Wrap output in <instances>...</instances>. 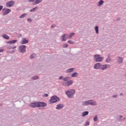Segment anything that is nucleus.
I'll use <instances>...</instances> for the list:
<instances>
[{"instance_id": "f257e3e1", "label": "nucleus", "mask_w": 126, "mask_h": 126, "mask_svg": "<svg viewBox=\"0 0 126 126\" xmlns=\"http://www.w3.org/2000/svg\"><path fill=\"white\" fill-rule=\"evenodd\" d=\"M58 101H60V98L58 96L54 95L51 98L49 102L50 104H54V103H57Z\"/></svg>"}, {"instance_id": "f03ea898", "label": "nucleus", "mask_w": 126, "mask_h": 126, "mask_svg": "<svg viewBox=\"0 0 126 126\" xmlns=\"http://www.w3.org/2000/svg\"><path fill=\"white\" fill-rule=\"evenodd\" d=\"M75 93V91L74 90H72L70 91H66L65 94H66L67 96L69 97V98H72L73 97V94Z\"/></svg>"}, {"instance_id": "7ed1b4c3", "label": "nucleus", "mask_w": 126, "mask_h": 126, "mask_svg": "<svg viewBox=\"0 0 126 126\" xmlns=\"http://www.w3.org/2000/svg\"><path fill=\"white\" fill-rule=\"evenodd\" d=\"M94 60L95 62H102L103 60H104V57H100V55H94Z\"/></svg>"}, {"instance_id": "20e7f679", "label": "nucleus", "mask_w": 126, "mask_h": 126, "mask_svg": "<svg viewBox=\"0 0 126 126\" xmlns=\"http://www.w3.org/2000/svg\"><path fill=\"white\" fill-rule=\"evenodd\" d=\"M85 105H92V106H95L97 105V103L95 101H94L93 100H88L85 102Z\"/></svg>"}, {"instance_id": "39448f33", "label": "nucleus", "mask_w": 126, "mask_h": 126, "mask_svg": "<svg viewBox=\"0 0 126 126\" xmlns=\"http://www.w3.org/2000/svg\"><path fill=\"white\" fill-rule=\"evenodd\" d=\"M72 83H73V81L72 80H69L67 82H64L63 83V85L64 86H69L70 85H71V84H72Z\"/></svg>"}, {"instance_id": "423d86ee", "label": "nucleus", "mask_w": 126, "mask_h": 126, "mask_svg": "<svg viewBox=\"0 0 126 126\" xmlns=\"http://www.w3.org/2000/svg\"><path fill=\"white\" fill-rule=\"evenodd\" d=\"M15 4V2L14 1H10L6 3V5L7 7H10L13 6Z\"/></svg>"}, {"instance_id": "0eeeda50", "label": "nucleus", "mask_w": 126, "mask_h": 126, "mask_svg": "<svg viewBox=\"0 0 126 126\" xmlns=\"http://www.w3.org/2000/svg\"><path fill=\"white\" fill-rule=\"evenodd\" d=\"M31 108H38V102H32L29 104Z\"/></svg>"}, {"instance_id": "6e6552de", "label": "nucleus", "mask_w": 126, "mask_h": 126, "mask_svg": "<svg viewBox=\"0 0 126 126\" xmlns=\"http://www.w3.org/2000/svg\"><path fill=\"white\" fill-rule=\"evenodd\" d=\"M3 11V15H6V14H8L9 12L11 11V10L9 9H7V8H4L2 10Z\"/></svg>"}, {"instance_id": "1a4fd4ad", "label": "nucleus", "mask_w": 126, "mask_h": 126, "mask_svg": "<svg viewBox=\"0 0 126 126\" xmlns=\"http://www.w3.org/2000/svg\"><path fill=\"white\" fill-rule=\"evenodd\" d=\"M20 51L21 53H24L26 51V46L25 45H22L19 47Z\"/></svg>"}, {"instance_id": "9d476101", "label": "nucleus", "mask_w": 126, "mask_h": 126, "mask_svg": "<svg viewBox=\"0 0 126 126\" xmlns=\"http://www.w3.org/2000/svg\"><path fill=\"white\" fill-rule=\"evenodd\" d=\"M110 67L111 65L110 64H104L101 65V68H100V69L104 70L105 69H107V68H110Z\"/></svg>"}, {"instance_id": "9b49d317", "label": "nucleus", "mask_w": 126, "mask_h": 126, "mask_svg": "<svg viewBox=\"0 0 126 126\" xmlns=\"http://www.w3.org/2000/svg\"><path fill=\"white\" fill-rule=\"evenodd\" d=\"M47 103L43 102H37V107H46Z\"/></svg>"}, {"instance_id": "f8f14e48", "label": "nucleus", "mask_w": 126, "mask_h": 126, "mask_svg": "<svg viewBox=\"0 0 126 126\" xmlns=\"http://www.w3.org/2000/svg\"><path fill=\"white\" fill-rule=\"evenodd\" d=\"M94 67L96 69H99V68H102V65H101V63H97L94 65Z\"/></svg>"}, {"instance_id": "ddd939ff", "label": "nucleus", "mask_w": 126, "mask_h": 126, "mask_svg": "<svg viewBox=\"0 0 126 126\" xmlns=\"http://www.w3.org/2000/svg\"><path fill=\"white\" fill-rule=\"evenodd\" d=\"M63 104H60L57 105V107L56 108V109H57V110H61V109H63Z\"/></svg>"}, {"instance_id": "4468645a", "label": "nucleus", "mask_w": 126, "mask_h": 126, "mask_svg": "<svg viewBox=\"0 0 126 126\" xmlns=\"http://www.w3.org/2000/svg\"><path fill=\"white\" fill-rule=\"evenodd\" d=\"M28 42H29V41H28V40H27L25 38H23L22 42H21V44H27V43H28Z\"/></svg>"}, {"instance_id": "2eb2a0df", "label": "nucleus", "mask_w": 126, "mask_h": 126, "mask_svg": "<svg viewBox=\"0 0 126 126\" xmlns=\"http://www.w3.org/2000/svg\"><path fill=\"white\" fill-rule=\"evenodd\" d=\"M94 30L95 31V32L96 34H98V33H99V28H98V26L95 27Z\"/></svg>"}, {"instance_id": "dca6fc26", "label": "nucleus", "mask_w": 126, "mask_h": 126, "mask_svg": "<svg viewBox=\"0 0 126 126\" xmlns=\"http://www.w3.org/2000/svg\"><path fill=\"white\" fill-rule=\"evenodd\" d=\"M88 114H89L88 111H85L82 113V117H85V116H87V115H88Z\"/></svg>"}, {"instance_id": "f3484780", "label": "nucleus", "mask_w": 126, "mask_h": 126, "mask_svg": "<svg viewBox=\"0 0 126 126\" xmlns=\"http://www.w3.org/2000/svg\"><path fill=\"white\" fill-rule=\"evenodd\" d=\"M3 38H4L5 39H6L7 40H8V39H9V36H8V35H6V34H4L2 36Z\"/></svg>"}, {"instance_id": "a211bd4d", "label": "nucleus", "mask_w": 126, "mask_h": 126, "mask_svg": "<svg viewBox=\"0 0 126 126\" xmlns=\"http://www.w3.org/2000/svg\"><path fill=\"white\" fill-rule=\"evenodd\" d=\"M78 75V74L76 72L73 73L71 75L72 77H76Z\"/></svg>"}, {"instance_id": "6ab92c4d", "label": "nucleus", "mask_w": 126, "mask_h": 126, "mask_svg": "<svg viewBox=\"0 0 126 126\" xmlns=\"http://www.w3.org/2000/svg\"><path fill=\"white\" fill-rule=\"evenodd\" d=\"M42 0H36L34 2V4H38V3H40L42 1Z\"/></svg>"}, {"instance_id": "aec40b11", "label": "nucleus", "mask_w": 126, "mask_h": 126, "mask_svg": "<svg viewBox=\"0 0 126 126\" xmlns=\"http://www.w3.org/2000/svg\"><path fill=\"white\" fill-rule=\"evenodd\" d=\"M103 3H104V1H103V0H101L98 2V5H102Z\"/></svg>"}, {"instance_id": "412c9836", "label": "nucleus", "mask_w": 126, "mask_h": 126, "mask_svg": "<svg viewBox=\"0 0 126 126\" xmlns=\"http://www.w3.org/2000/svg\"><path fill=\"white\" fill-rule=\"evenodd\" d=\"M65 36H66V34H63V35L62 36V37H63V38H62V41H66V39H65V38H64V37H65Z\"/></svg>"}, {"instance_id": "4be33fe9", "label": "nucleus", "mask_w": 126, "mask_h": 126, "mask_svg": "<svg viewBox=\"0 0 126 126\" xmlns=\"http://www.w3.org/2000/svg\"><path fill=\"white\" fill-rule=\"evenodd\" d=\"M73 69H74L73 68L68 69L67 70V72H72V71H73Z\"/></svg>"}, {"instance_id": "5701e85b", "label": "nucleus", "mask_w": 126, "mask_h": 126, "mask_svg": "<svg viewBox=\"0 0 126 126\" xmlns=\"http://www.w3.org/2000/svg\"><path fill=\"white\" fill-rule=\"evenodd\" d=\"M35 9H38V7H35V8H33L31 10V12H33L35 11Z\"/></svg>"}, {"instance_id": "b1692460", "label": "nucleus", "mask_w": 126, "mask_h": 126, "mask_svg": "<svg viewBox=\"0 0 126 126\" xmlns=\"http://www.w3.org/2000/svg\"><path fill=\"white\" fill-rule=\"evenodd\" d=\"M73 35H74V33L73 32H71V33H70L69 36H68V39H70V38H71V36H73Z\"/></svg>"}, {"instance_id": "393cba45", "label": "nucleus", "mask_w": 126, "mask_h": 126, "mask_svg": "<svg viewBox=\"0 0 126 126\" xmlns=\"http://www.w3.org/2000/svg\"><path fill=\"white\" fill-rule=\"evenodd\" d=\"M119 60L118 61V63H123V58H119Z\"/></svg>"}, {"instance_id": "a878e982", "label": "nucleus", "mask_w": 126, "mask_h": 126, "mask_svg": "<svg viewBox=\"0 0 126 126\" xmlns=\"http://www.w3.org/2000/svg\"><path fill=\"white\" fill-rule=\"evenodd\" d=\"M25 15H27V14H24L20 16V18H24L25 17Z\"/></svg>"}, {"instance_id": "bb28decb", "label": "nucleus", "mask_w": 126, "mask_h": 126, "mask_svg": "<svg viewBox=\"0 0 126 126\" xmlns=\"http://www.w3.org/2000/svg\"><path fill=\"white\" fill-rule=\"evenodd\" d=\"M35 57H36V54H32L31 56V59H34V58H35Z\"/></svg>"}, {"instance_id": "cd10ccee", "label": "nucleus", "mask_w": 126, "mask_h": 126, "mask_svg": "<svg viewBox=\"0 0 126 126\" xmlns=\"http://www.w3.org/2000/svg\"><path fill=\"white\" fill-rule=\"evenodd\" d=\"M63 80L64 81H67L68 80V77H66L63 78Z\"/></svg>"}, {"instance_id": "c85d7f7f", "label": "nucleus", "mask_w": 126, "mask_h": 126, "mask_svg": "<svg viewBox=\"0 0 126 126\" xmlns=\"http://www.w3.org/2000/svg\"><path fill=\"white\" fill-rule=\"evenodd\" d=\"M68 43H69V44H74V42L71 41V40H68Z\"/></svg>"}, {"instance_id": "c756f323", "label": "nucleus", "mask_w": 126, "mask_h": 126, "mask_svg": "<svg viewBox=\"0 0 126 126\" xmlns=\"http://www.w3.org/2000/svg\"><path fill=\"white\" fill-rule=\"evenodd\" d=\"M32 79L33 80H35V79H38V76H35L32 77Z\"/></svg>"}, {"instance_id": "7c9ffc66", "label": "nucleus", "mask_w": 126, "mask_h": 126, "mask_svg": "<svg viewBox=\"0 0 126 126\" xmlns=\"http://www.w3.org/2000/svg\"><path fill=\"white\" fill-rule=\"evenodd\" d=\"M67 47H68V45L67 44H63V48H67Z\"/></svg>"}, {"instance_id": "2f4dec72", "label": "nucleus", "mask_w": 126, "mask_h": 126, "mask_svg": "<svg viewBox=\"0 0 126 126\" xmlns=\"http://www.w3.org/2000/svg\"><path fill=\"white\" fill-rule=\"evenodd\" d=\"M16 42H17V40H12V44H14L15 43H16Z\"/></svg>"}, {"instance_id": "473e14b6", "label": "nucleus", "mask_w": 126, "mask_h": 126, "mask_svg": "<svg viewBox=\"0 0 126 126\" xmlns=\"http://www.w3.org/2000/svg\"><path fill=\"white\" fill-rule=\"evenodd\" d=\"M97 120H98V118H97V116H95L94 119V122H97Z\"/></svg>"}, {"instance_id": "72a5a7b5", "label": "nucleus", "mask_w": 126, "mask_h": 126, "mask_svg": "<svg viewBox=\"0 0 126 126\" xmlns=\"http://www.w3.org/2000/svg\"><path fill=\"white\" fill-rule=\"evenodd\" d=\"M110 61H111L110 58H108L107 59H106V63H110Z\"/></svg>"}, {"instance_id": "f704fd0d", "label": "nucleus", "mask_w": 126, "mask_h": 126, "mask_svg": "<svg viewBox=\"0 0 126 126\" xmlns=\"http://www.w3.org/2000/svg\"><path fill=\"white\" fill-rule=\"evenodd\" d=\"M29 2H31L33 1H35V0H28Z\"/></svg>"}, {"instance_id": "c9c22d12", "label": "nucleus", "mask_w": 126, "mask_h": 126, "mask_svg": "<svg viewBox=\"0 0 126 126\" xmlns=\"http://www.w3.org/2000/svg\"><path fill=\"white\" fill-rule=\"evenodd\" d=\"M7 44H12V41H7Z\"/></svg>"}, {"instance_id": "e433bc0d", "label": "nucleus", "mask_w": 126, "mask_h": 126, "mask_svg": "<svg viewBox=\"0 0 126 126\" xmlns=\"http://www.w3.org/2000/svg\"><path fill=\"white\" fill-rule=\"evenodd\" d=\"M28 21H30V22H32V19H31V18H29L28 19Z\"/></svg>"}, {"instance_id": "4c0bfd02", "label": "nucleus", "mask_w": 126, "mask_h": 126, "mask_svg": "<svg viewBox=\"0 0 126 126\" xmlns=\"http://www.w3.org/2000/svg\"><path fill=\"white\" fill-rule=\"evenodd\" d=\"M48 96H49V95L47 94H44V97H48Z\"/></svg>"}, {"instance_id": "58836bf2", "label": "nucleus", "mask_w": 126, "mask_h": 126, "mask_svg": "<svg viewBox=\"0 0 126 126\" xmlns=\"http://www.w3.org/2000/svg\"><path fill=\"white\" fill-rule=\"evenodd\" d=\"M3 7L2 6H1V5L0 6V10H1V9H2Z\"/></svg>"}, {"instance_id": "ea45409f", "label": "nucleus", "mask_w": 126, "mask_h": 126, "mask_svg": "<svg viewBox=\"0 0 126 126\" xmlns=\"http://www.w3.org/2000/svg\"><path fill=\"white\" fill-rule=\"evenodd\" d=\"M86 126H89V122H87L86 123Z\"/></svg>"}, {"instance_id": "a19ab883", "label": "nucleus", "mask_w": 126, "mask_h": 126, "mask_svg": "<svg viewBox=\"0 0 126 126\" xmlns=\"http://www.w3.org/2000/svg\"><path fill=\"white\" fill-rule=\"evenodd\" d=\"M11 48L14 49H16V46H13V47H12Z\"/></svg>"}, {"instance_id": "79ce46f5", "label": "nucleus", "mask_w": 126, "mask_h": 126, "mask_svg": "<svg viewBox=\"0 0 126 126\" xmlns=\"http://www.w3.org/2000/svg\"><path fill=\"white\" fill-rule=\"evenodd\" d=\"M3 52V49H0V53H2Z\"/></svg>"}, {"instance_id": "37998d69", "label": "nucleus", "mask_w": 126, "mask_h": 126, "mask_svg": "<svg viewBox=\"0 0 126 126\" xmlns=\"http://www.w3.org/2000/svg\"><path fill=\"white\" fill-rule=\"evenodd\" d=\"M63 76H61L59 78V79H63Z\"/></svg>"}, {"instance_id": "c03bdc74", "label": "nucleus", "mask_w": 126, "mask_h": 126, "mask_svg": "<svg viewBox=\"0 0 126 126\" xmlns=\"http://www.w3.org/2000/svg\"><path fill=\"white\" fill-rule=\"evenodd\" d=\"M56 26L55 25H52L51 26V28H54V27H55Z\"/></svg>"}, {"instance_id": "a18cd8bd", "label": "nucleus", "mask_w": 126, "mask_h": 126, "mask_svg": "<svg viewBox=\"0 0 126 126\" xmlns=\"http://www.w3.org/2000/svg\"><path fill=\"white\" fill-rule=\"evenodd\" d=\"M113 97L114 98H116V97H117V95H114L113 96Z\"/></svg>"}, {"instance_id": "49530a36", "label": "nucleus", "mask_w": 126, "mask_h": 126, "mask_svg": "<svg viewBox=\"0 0 126 126\" xmlns=\"http://www.w3.org/2000/svg\"><path fill=\"white\" fill-rule=\"evenodd\" d=\"M121 118H123V117H122V116H121Z\"/></svg>"}, {"instance_id": "de8ad7c7", "label": "nucleus", "mask_w": 126, "mask_h": 126, "mask_svg": "<svg viewBox=\"0 0 126 126\" xmlns=\"http://www.w3.org/2000/svg\"><path fill=\"white\" fill-rule=\"evenodd\" d=\"M121 95H123V94H121Z\"/></svg>"}]
</instances>
